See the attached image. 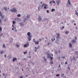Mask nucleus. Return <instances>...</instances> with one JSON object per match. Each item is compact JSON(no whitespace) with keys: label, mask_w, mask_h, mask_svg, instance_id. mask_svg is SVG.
<instances>
[{"label":"nucleus","mask_w":78,"mask_h":78,"mask_svg":"<svg viewBox=\"0 0 78 78\" xmlns=\"http://www.w3.org/2000/svg\"><path fill=\"white\" fill-rule=\"evenodd\" d=\"M3 34H2L0 35V37H2V35Z\"/></svg>","instance_id":"nucleus-50"},{"label":"nucleus","mask_w":78,"mask_h":78,"mask_svg":"<svg viewBox=\"0 0 78 78\" xmlns=\"http://www.w3.org/2000/svg\"><path fill=\"white\" fill-rule=\"evenodd\" d=\"M52 3H56V2H55L54 1H52Z\"/></svg>","instance_id":"nucleus-46"},{"label":"nucleus","mask_w":78,"mask_h":78,"mask_svg":"<svg viewBox=\"0 0 78 78\" xmlns=\"http://www.w3.org/2000/svg\"><path fill=\"white\" fill-rule=\"evenodd\" d=\"M21 63L20 62H19V65H20V64H21V63Z\"/></svg>","instance_id":"nucleus-64"},{"label":"nucleus","mask_w":78,"mask_h":78,"mask_svg":"<svg viewBox=\"0 0 78 78\" xmlns=\"http://www.w3.org/2000/svg\"><path fill=\"white\" fill-rule=\"evenodd\" d=\"M73 59L74 60H75V61H76L77 60H76V58H75V56L73 57Z\"/></svg>","instance_id":"nucleus-23"},{"label":"nucleus","mask_w":78,"mask_h":78,"mask_svg":"<svg viewBox=\"0 0 78 78\" xmlns=\"http://www.w3.org/2000/svg\"><path fill=\"white\" fill-rule=\"evenodd\" d=\"M39 41H41L42 40H41V39H40L39 40Z\"/></svg>","instance_id":"nucleus-59"},{"label":"nucleus","mask_w":78,"mask_h":78,"mask_svg":"<svg viewBox=\"0 0 78 78\" xmlns=\"http://www.w3.org/2000/svg\"><path fill=\"white\" fill-rule=\"evenodd\" d=\"M27 35L29 37H30V36H30V35H31V33L30 32H29L27 33Z\"/></svg>","instance_id":"nucleus-11"},{"label":"nucleus","mask_w":78,"mask_h":78,"mask_svg":"<svg viewBox=\"0 0 78 78\" xmlns=\"http://www.w3.org/2000/svg\"><path fill=\"white\" fill-rule=\"evenodd\" d=\"M44 6H45L44 7V9H47L48 8V7H47V6H48V5H47V4H46L44 3L42 5H41V7L42 8H43V7H44Z\"/></svg>","instance_id":"nucleus-1"},{"label":"nucleus","mask_w":78,"mask_h":78,"mask_svg":"<svg viewBox=\"0 0 78 78\" xmlns=\"http://www.w3.org/2000/svg\"><path fill=\"white\" fill-rule=\"evenodd\" d=\"M65 64H67V62H65Z\"/></svg>","instance_id":"nucleus-56"},{"label":"nucleus","mask_w":78,"mask_h":78,"mask_svg":"<svg viewBox=\"0 0 78 78\" xmlns=\"http://www.w3.org/2000/svg\"><path fill=\"white\" fill-rule=\"evenodd\" d=\"M37 20L38 22H41L42 21V19L41 16H38V18H37Z\"/></svg>","instance_id":"nucleus-4"},{"label":"nucleus","mask_w":78,"mask_h":78,"mask_svg":"<svg viewBox=\"0 0 78 78\" xmlns=\"http://www.w3.org/2000/svg\"><path fill=\"white\" fill-rule=\"evenodd\" d=\"M69 47H72V44L70 43H69Z\"/></svg>","instance_id":"nucleus-21"},{"label":"nucleus","mask_w":78,"mask_h":78,"mask_svg":"<svg viewBox=\"0 0 78 78\" xmlns=\"http://www.w3.org/2000/svg\"><path fill=\"white\" fill-rule=\"evenodd\" d=\"M75 54H77V55H78V51H76L75 52Z\"/></svg>","instance_id":"nucleus-27"},{"label":"nucleus","mask_w":78,"mask_h":78,"mask_svg":"<svg viewBox=\"0 0 78 78\" xmlns=\"http://www.w3.org/2000/svg\"><path fill=\"white\" fill-rule=\"evenodd\" d=\"M41 39L44 40V38L43 37H41Z\"/></svg>","instance_id":"nucleus-57"},{"label":"nucleus","mask_w":78,"mask_h":78,"mask_svg":"<svg viewBox=\"0 0 78 78\" xmlns=\"http://www.w3.org/2000/svg\"><path fill=\"white\" fill-rule=\"evenodd\" d=\"M0 31H2V29L1 28V27H0Z\"/></svg>","instance_id":"nucleus-39"},{"label":"nucleus","mask_w":78,"mask_h":78,"mask_svg":"<svg viewBox=\"0 0 78 78\" xmlns=\"http://www.w3.org/2000/svg\"><path fill=\"white\" fill-rule=\"evenodd\" d=\"M68 3H69V5H70L71 3H70V0H68Z\"/></svg>","instance_id":"nucleus-29"},{"label":"nucleus","mask_w":78,"mask_h":78,"mask_svg":"<svg viewBox=\"0 0 78 78\" xmlns=\"http://www.w3.org/2000/svg\"><path fill=\"white\" fill-rule=\"evenodd\" d=\"M14 31L16 33L17 32V30L16 29L14 30Z\"/></svg>","instance_id":"nucleus-40"},{"label":"nucleus","mask_w":78,"mask_h":78,"mask_svg":"<svg viewBox=\"0 0 78 78\" xmlns=\"http://www.w3.org/2000/svg\"><path fill=\"white\" fill-rule=\"evenodd\" d=\"M51 12H53V11H55V9H51Z\"/></svg>","instance_id":"nucleus-26"},{"label":"nucleus","mask_w":78,"mask_h":78,"mask_svg":"<svg viewBox=\"0 0 78 78\" xmlns=\"http://www.w3.org/2000/svg\"><path fill=\"white\" fill-rule=\"evenodd\" d=\"M61 2V1L60 0H58L57 1V3L58 5H59V3L60 2Z\"/></svg>","instance_id":"nucleus-12"},{"label":"nucleus","mask_w":78,"mask_h":78,"mask_svg":"<svg viewBox=\"0 0 78 78\" xmlns=\"http://www.w3.org/2000/svg\"><path fill=\"white\" fill-rule=\"evenodd\" d=\"M54 53H55V55H58V51H55Z\"/></svg>","instance_id":"nucleus-22"},{"label":"nucleus","mask_w":78,"mask_h":78,"mask_svg":"<svg viewBox=\"0 0 78 78\" xmlns=\"http://www.w3.org/2000/svg\"><path fill=\"white\" fill-rule=\"evenodd\" d=\"M50 64H53V62L51 61L50 62Z\"/></svg>","instance_id":"nucleus-34"},{"label":"nucleus","mask_w":78,"mask_h":78,"mask_svg":"<svg viewBox=\"0 0 78 78\" xmlns=\"http://www.w3.org/2000/svg\"><path fill=\"white\" fill-rule=\"evenodd\" d=\"M4 9L5 11L7 10V7H4Z\"/></svg>","instance_id":"nucleus-24"},{"label":"nucleus","mask_w":78,"mask_h":78,"mask_svg":"<svg viewBox=\"0 0 78 78\" xmlns=\"http://www.w3.org/2000/svg\"><path fill=\"white\" fill-rule=\"evenodd\" d=\"M44 75H45V74H46V73H43V74Z\"/></svg>","instance_id":"nucleus-62"},{"label":"nucleus","mask_w":78,"mask_h":78,"mask_svg":"<svg viewBox=\"0 0 78 78\" xmlns=\"http://www.w3.org/2000/svg\"><path fill=\"white\" fill-rule=\"evenodd\" d=\"M41 5H39L38 7V11H40V7L41 6Z\"/></svg>","instance_id":"nucleus-19"},{"label":"nucleus","mask_w":78,"mask_h":78,"mask_svg":"<svg viewBox=\"0 0 78 78\" xmlns=\"http://www.w3.org/2000/svg\"><path fill=\"white\" fill-rule=\"evenodd\" d=\"M32 37V36H30V37H29L27 38L28 39V40L30 41L31 40V37Z\"/></svg>","instance_id":"nucleus-9"},{"label":"nucleus","mask_w":78,"mask_h":78,"mask_svg":"<svg viewBox=\"0 0 78 78\" xmlns=\"http://www.w3.org/2000/svg\"><path fill=\"white\" fill-rule=\"evenodd\" d=\"M30 64H32V65H33V66H34V63L33 62L31 61H30Z\"/></svg>","instance_id":"nucleus-17"},{"label":"nucleus","mask_w":78,"mask_h":78,"mask_svg":"<svg viewBox=\"0 0 78 78\" xmlns=\"http://www.w3.org/2000/svg\"><path fill=\"white\" fill-rule=\"evenodd\" d=\"M76 15H78V13H77V12H76L75 13Z\"/></svg>","instance_id":"nucleus-51"},{"label":"nucleus","mask_w":78,"mask_h":78,"mask_svg":"<svg viewBox=\"0 0 78 78\" xmlns=\"http://www.w3.org/2000/svg\"><path fill=\"white\" fill-rule=\"evenodd\" d=\"M29 17L30 16H29V15H28L26 16V19L27 20H28V19H29Z\"/></svg>","instance_id":"nucleus-8"},{"label":"nucleus","mask_w":78,"mask_h":78,"mask_svg":"<svg viewBox=\"0 0 78 78\" xmlns=\"http://www.w3.org/2000/svg\"><path fill=\"white\" fill-rule=\"evenodd\" d=\"M72 42H73V44H74L75 42H76V41L75 40H72Z\"/></svg>","instance_id":"nucleus-14"},{"label":"nucleus","mask_w":78,"mask_h":78,"mask_svg":"<svg viewBox=\"0 0 78 78\" xmlns=\"http://www.w3.org/2000/svg\"><path fill=\"white\" fill-rule=\"evenodd\" d=\"M3 48H6V46H5V44H3Z\"/></svg>","instance_id":"nucleus-25"},{"label":"nucleus","mask_w":78,"mask_h":78,"mask_svg":"<svg viewBox=\"0 0 78 78\" xmlns=\"http://www.w3.org/2000/svg\"><path fill=\"white\" fill-rule=\"evenodd\" d=\"M16 47H19V45L18 44H16Z\"/></svg>","instance_id":"nucleus-35"},{"label":"nucleus","mask_w":78,"mask_h":78,"mask_svg":"<svg viewBox=\"0 0 78 78\" xmlns=\"http://www.w3.org/2000/svg\"><path fill=\"white\" fill-rule=\"evenodd\" d=\"M71 22L72 23H73V22H75V21L74 20H72Z\"/></svg>","instance_id":"nucleus-41"},{"label":"nucleus","mask_w":78,"mask_h":78,"mask_svg":"<svg viewBox=\"0 0 78 78\" xmlns=\"http://www.w3.org/2000/svg\"><path fill=\"white\" fill-rule=\"evenodd\" d=\"M39 41H38L37 42L35 41V44L36 45V44L37 45H38V44H39Z\"/></svg>","instance_id":"nucleus-16"},{"label":"nucleus","mask_w":78,"mask_h":78,"mask_svg":"<svg viewBox=\"0 0 78 78\" xmlns=\"http://www.w3.org/2000/svg\"><path fill=\"white\" fill-rule=\"evenodd\" d=\"M0 16H1L2 19H3L4 18V17H5V16L4 15H2V13L1 11H0Z\"/></svg>","instance_id":"nucleus-5"},{"label":"nucleus","mask_w":78,"mask_h":78,"mask_svg":"<svg viewBox=\"0 0 78 78\" xmlns=\"http://www.w3.org/2000/svg\"><path fill=\"white\" fill-rule=\"evenodd\" d=\"M55 42L56 44H59V40H56L55 41Z\"/></svg>","instance_id":"nucleus-7"},{"label":"nucleus","mask_w":78,"mask_h":78,"mask_svg":"<svg viewBox=\"0 0 78 78\" xmlns=\"http://www.w3.org/2000/svg\"><path fill=\"white\" fill-rule=\"evenodd\" d=\"M19 24H20V26H22V23H19Z\"/></svg>","instance_id":"nucleus-49"},{"label":"nucleus","mask_w":78,"mask_h":78,"mask_svg":"<svg viewBox=\"0 0 78 78\" xmlns=\"http://www.w3.org/2000/svg\"><path fill=\"white\" fill-rule=\"evenodd\" d=\"M20 78H23V77H22V76H20Z\"/></svg>","instance_id":"nucleus-61"},{"label":"nucleus","mask_w":78,"mask_h":78,"mask_svg":"<svg viewBox=\"0 0 78 78\" xmlns=\"http://www.w3.org/2000/svg\"><path fill=\"white\" fill-rule=\"evenodd\" d=\"M64 28V27L63 26L62 27H61V28L62 30V29H63V28Z\"/></svg>","instance_id":"nucleus-42"},{"label":"nucleus","mask_w":78,"mask_h":78,"mask_svg":"<svg viewBox=\"0 0 78 78\" xmlns=\"http://www.w3.org/2000/svg\"><path fill=\"white\" fill-rule=\"evenodd\" d=\"M33 41L34 42H36V41H35V39L34 38L33 39Z\"/></svg>","instance_id":"nucleus-37"},{"label":"nucleus","mask_w":78,"mask_h":78,"mask_svg":"<svg viewBox=\"0 0 78 78\" xmlns=\"http://www.w3.org/2000/svg\"><path fill=\"white\" fill-rule=\"evenodd\" d=\"M15 23H16V22H15L14 21H13L12 24L14 25V24H15Z\"/></svg>","instance_id":"nucleus-30"},{"label":"nucleus","mask_w":78,"mask_h":78,"mask_svg":"<svg viewBox=\"0 0 78 78\" xmlns=\"http://www.w3.org/2000/svg\"><path fill=\"white\" fill-rule=\"evenodd\" d=\"M2 23V20H1V19H0V24Z\"/></svg>","instance_id":"nucleus-53"},{"label":"nucleus","mask_w":78,"mask_h":78,"mask_svg":"<svg viewBox=\"0 0 78 78\" xmlns=\"http://www.w3.org/2000/svg\"><path fill=\"white\" fill-rule=\"evenodd\" d=\"M10 11L12 12H17V9L15 8H13L10 10Z\"/></svg>","instance_id":"nucleus-2"},{"label":"nucleus","mask_w":78,"mask_h":78,"mask_svg":"<svg viewBox=\"0 0 78 78\" xmlns=\"http://www.w3.org/2000/svg\"><path fill=\"white\" fill-rule=\"evenodd\" d=\"M50 58L51 60V61H52L53 58V57H50Z\"/></svg>","instance_id":"nucleus-31"},{"label":"nucleus","mask_w":78,"mask_h":78,"mask_svg":"<svg viewBox=\"0 0 78 78\" xmlns=\"http://www.w3.org/2000/svg\"><path fill=\"white\" fill-rule=\"evenodd\" d=\"M27 20V19L25 18L23 20V21L24 22H25L26 20Z\"/></svg>","instance_id":"nucleus-28"},{"label":"nucleus","mask_w":78,"mask_h":78,"mask_svg":"<svg viewBox=\"0 0 78 78\" xmlns=\"http://www.w3.org/2000/svg\"><path fill=\"white\" fill-rule=\"evenodd\" d=\"M56 76H59V74H57V75H56Z\"/></svg>","instance_id":"nucleus-45"},{"label":"nucleus","mask_w":78,"mask_h":78,"mask_svg":"<svg viewBox=\"0 0 78 78\" xmlns=\"http://www.w3.org/2000/svg\"><path fill=\"white\" fill-rule=\"evenodd\" d=\"M29 45H30V43L27 42L26 44H24L23 47H27L29 46Z\"/></svg>","instance_id":"nucleus-3"},{"label":"nucleus","mask_w":78,"mask_h":78,"mask_svg":"<svg viewBox=\"0 0 78 78\" xmlns=\"http://www.w3.org/2000/svg\"><path fill=\"white\" fill-rule=\"evenodd\" d=\"M2 75L3 76H5V73H3V74H2Z\"/></svg>","instance_id":"nucleus-52"},{"label":"nucleus","mask_w":78,"mask_h":78,"mask_svg":"<svg viewBox=\"0 0 78 78\" xmlns=\"http://www.w3.org/2000/svg\"><path fill=\"white\" fill-rule=\"evenodd\" d=\"M47 58H51V54H50L49 53H47Z\"/></svg>","instance_id":"nucleus-6"},{"label":"nucleus","mask_w":78,"mask_h":78,"mask_svg":"<svg viewBox=\"0 0 78 78\" xmlns=\"http://www.w3.org/2000/svg\"><path fill=\"white\" fill-rule=\"evenodd\" d=\"M14 20H16L17 21H19L20 20V19L19 18H15Z\"/></svg>","instance_id":"nucleus-10"},{"label":"nucleus","mask_w":78,"mask_h":78,"mask_svg":"<svg viewBox=\"0 0 78 78\" xmlns=\"http://www.w3.org/2000/svg\"><path fill=\"white\" fill-rule=\"evenodd\" d=\"M21 16L20 14H19L17 15V17H20Z\"/></svg>","instance_id":"nucleus-33"},{"label":"nucleus","mask_w":78,"mask_h":78,"mask_svg":"<svg viewBox=\"0 0 78 78\" xmlns=\"http://www.w3.org/2000/svg\"><path fill=\"white\" fill-rule=\"evenodd\" d=\"M16 60H17V58H13V59L12 61H13V62H14V61H16Z\"/></svg>","instance_id":"nucleus-13"},{"label":"nucleus","mask_w":78,"mask_h":78,"mask_svg":"<svg viewBox=\"0 0 78 78\" xmlns=\"http://www.w3.org/2000/svg\"><path fill=\"white\" fill-rule=\"evenodd\" d=\"M56 35H57V36H59V34L58 33L56 34Z\"/></svg>","instance_id":"nucleus-36"},{"label":"nucleus","mask_w":78,"mask_h":78,"mask_svg":"<svg viewBox=\"0 0 78 78\" xmlns=\"http://www.w3.org/2000/svg\"><path fill=\"white\" fill-rule=\"evenodd\" d=\"M44 61H45L46 62H47V59L46 58H44Z\"/></svg>","instance_id":"nucleus-43"},{"label":"nucleus","mask_w":78,"mask_h":78,"mask_svg":"<svg viewBox=\"0 0 78 78\" xmlns=\"http://www.w3.org/2000/svg\"><path fill=\"white\" fill-rule=\"evenodd\" d=\"M56 40H59V39L60 38V37L57 36V37H56Z\"/></svg>","instance_id":"nucleus-15"},{"label":"nucleus","mask_w":78,"mask_h":78,"mask_svg":"<svg viewBox=\"0 0 78 78\" xmlns=\"http://www.w3.org/2000/svg\"><path fill=\"white\" fill-rule=\"evenodd\" d=\"M1 54H3V52H2V51H1Z\"/></svg>","instance_id":"nucleus-60"},{"label":"nucleus","mask_w":78,"mask_h":78,"mask_svg":"<svg viewBox=\"0 0 78 78\" xmlns=\"http://www.w3.org/2000/svg\"><path fill=\"white\" fill-rule=\"evenodd\" d=\"M47 12L48 13H49V10H47Z\"/></svg>","instance_id":"nucleus-48"},{"label":"nucleus","mask_w":78,"mask_h":78,"mask_svg":"<svg viewBox=\"0 0 78 78\" xmlns=\"http://www.w3.org/2000/svg\"><path fill=\"white\" fill-rule=\"evenodd\" d=\"M69 33V31H66L65 33L66 34H67V33Z\"/></svg>","instance_id":"nucleus-32"},{"label":"nucleus","mask_w":78,"mask_h":78,"mask_svg":"<svg viewBox=\"0 0 78 78\" xmlns=\"http://www.w3.org/2000/svg\"><path fill=\"white\" fill-rule=\"evenodd\" d=\"M64 74H61V77H63V78H64Z\"/></svg>","instance_id":"nucleus-18"},{"label":"nucleus","mask_w":78,"mask_h":78,"mask_svg":"<svg viewBox=\"0 0 78 78\" xmlns=\"http://www.w3.org/2000/svg\"><path fill=\"white\" fill-rule=\"evenodd\" d=\"M68 69H69V70H70V68L69 67H68Z\"/></svg>","instance_id":"nucleus-63"},{"label":"nucleus","mask_w":78,"mask_h":78,"mask_svg":"<svg viewBox=\"0 0 78 78\" xmlns=\"http://www.w3.org/2000/svg\"><path fill=\"white\" fill-rule=\"evenodd\" d=\"M5 58H6V55H5Z\"/></svg>","instance_id":"nucleus-54"},{"label":"nucleus","mask_w":78,"mask_h":78,"mask_svg":"<svg viewBox=\"0 0 78 78\" xmlns=\"http://www.w3.org/2000/svg\"><path fill=\"white\" fill-rule=\"evenodd\" d=\"M49 44V43H48V44H47V46H48V45H49V44Z\"/></svg>","instance_id":"nucleus-58"},{"label":"nucleus","mask_w":78,"mask_h":78,"mask_svg":"<svg viewBox=\"0 0 78 78\" xmlns=\"http://www.w3.org/2000/svg\"><path fill=\"white\" fill-rule=\"evenodd\" d=\"M27 53V51L24 52V55H25V54H26V53Z\"/></svg>","instance_id":"nucleus-47"},{"label":"nucleus","mask_w":78,"mask_h":78,"mask_svg":"<svg viewBox=\"0 0 78 78\" xmlns=\"http://www.w3.org/2000/svg\"><path fill=\"white\" fill-rule=\"evenodd\" d=\"M75 39L76 40V39H77V37H76V36H75Z\"/></svg>","instance_id":"nucleus-38"},{"label":"nucleus","mask_w":78,"mask_h":78,"mask_svg":"<svg viewBox=\"0 0 78 78\" xmlns=\"http://www.w3.org/2000/svg\"><path fill=\"white\" fill-rule=\"evenodd\" d=\"M51 41H52V42H54V41H55V38H54L53 39H51Z\"/></svg>","instance_id":"nucleus-20"},{"label":"nucleus","mask_w":78,"mask_h":78,"mask_svg":"<svg viewBox=\"0 0 78 78\" xmlns=\"http://www.w3.org/2000/svg\"><path fill=\"white\" fill-rule=\"evenodd\" d=\"M23 60H27V59H26L25 58H24L23 59Z\"/></svg>","instance_id":"nucleus-55"},{"label":"nucleus","mask_w":78,"mask_h":78,"mask_svg":"<svg viewBox=\"0 0 78 78\" xmlns=\"http://www.w3.org/2000/svg\"><path fill=\"white\" fill-rule=\"evenodd\" d=\"M48 19V18H45L43 19V20H47Z\"/></svg>","instance_id":"nucleus-44"}]
</instances>
